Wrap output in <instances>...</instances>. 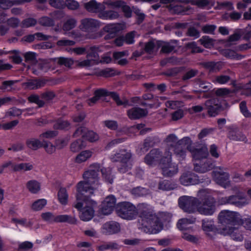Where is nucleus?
Returning <instances> with one entry per match:
<instances>
[{
    "instance_id": "obj_1",
    "label": "nucleus",
    "mask_w": 251,
    "mask_h": 251,
    "mask_svg": "<svg viewBox=\"0 0 251 251\" xmlns=\"http://www.w3.org/2000/svg\"><path fill=\"white\" fill-rule=\"evenodd\" d=\"M100 170V164H94L90 166V170L84 173V180L79 181L76 185L77 193H79V198L83 195H94V186L98 184Z\"/></svg>"
},
{
    "instance_id": "obj_2",
    "label": "nucleus",
    "mask_w": 251,
    "mask_h": 251,
    "mask_svg": "<svg viewBox=\"0 0 251 251\" xmlns=\"http://www.w3.org/2000/svg\"><path fill=\"white\" fill-rule=\"evenodd\" d=\"M92 195H83L79 198V193L76 194V201L74 202L73 206L78 210H82L79 217L83 221H89L94 216L97 203L90 198Z\"/></svg>"
},
{
    "instance_id": "obj_3",
    "label": "nucleus",
    "mask_w": 251,
    "mask_h": 251,
    "mask_svg": "<svg viewBox=\"0 0 251 251\" xmlns=\"http://www.w3.org/2000/svg\"><path fill=\"white\" fill-rule=\"evenodd\" d=\"M197 196L200 200L197 211L201 214L211 216L216 210L217 201L205 189H201L198 192Z\"/></svg>"
},
{
    "instance_id": "obj_4",
    "label": "nucleus",
    "mask_w": 251,
    "mask_h": 251,
    "mask_svg": "<svg viewBox=\"0 0 251 251\" xmlns=\"http://www.w3.org/2000/svg\"><path fill=\"white\" fill-rule=\"evenodd\" d=\"M205 110L210 118L215 117L220 115L226 116L227 111L223 105L221 100L217 98L207 100L204 103Z\"/></svg>"
},
{
    "instance_id": "obj_5",
    "label": "nucleus",
    "mask_w": 251,
    "mask_h": 251,
    "mask_svg": "<svg viewBox=\"0 0 251 251\" xmlns=\"http://www.w3.org/2000/svg\"><path fill=\"white\" fill-rule=\"evenodd\" d=\"M135 206L128 201L119 202L115 207V212L119 217L128 220L135 218L137 214Z\"/></svg>"
},
{
    "instance_id": "obj_6",
    "label": "nucleus",
    "mask_w": 251,
    "mask_h": 251,
    "mask_svg": "<svg viewBox=\"0 0 251 251\" xmlns=\"http://www.w3.org/2000/svg\"><path fill=\"white\" fill-rule=\"evenodd\" d=\"M181 184L184 186L196 185L199 183H204L208 185L211 183V179L208 177L199 178L197 175L191 172L183 173L179 177Z\"/></svg>"
},
{
    "instance_id": "obj_7",
    "label": "nucleus",
    "mask_w": 251,
    "mask_h": 251,
    "mask_svg": "<svg viewBox=\"0 0 251 251\" xmlns=\"http://www.w3.org/2000/svg\"><path fill=\"white\" fill-rule=\"evenodd\" d=\"M200 200L198 198L183 196L178 199V205L185 212L194 213L197 211L198 204Z\"/></svg>"
},
{
    "instance_id": "obj_8",
    "label": "nucleus",
    "mask_w": 251,
    "mask_h": 251,
    "mask_svg": "<svg viewBox=\"0 0 251 251\" xmlns=\"http://www.w3.org/2000/svg\"><path fill=\"white\" fill-rule=\"evenodd\" d=\"M42 218L49 223H67L74 225L76 224L77 220L75 216L69 215H54L50 212L43 213L41 214Z\"/></svg>"
},
{
    "instance_id": "obj_9",
    "label": "nucleus",
    "mask_w": 251,
    "mask_h": 251,
    "mask_svg": "<svg viewBox=\"0 0 251 251\" xmlns=\"http://www.w3.org/2000/svg\"><path fill=\"white\" fill-rule=\"evenodd\" d=\"M237 212L229 210H223L220 212L218 218L220 223L225 227L233 226L239 223L240 219Z\"/></svg>"
},
{
    "instance_id": "obj_10",
    "label": "nucleus",
    "mask_w": 251,
    "mask_h": 251,
    "mask_svg": "<svg viewBox=\"0 0 251 251\" xmlns=\"http://www.w3.org/2000/svg\"><path fill=\"white\" fill-rule=\"evenodd\" d=\"M94 94L99 99L101 97L110 96L118 106L123 105L124 107L132 106V104L130 103L126 99H123V100H121L119 94L115 92H109L105 89L100 88L95 90Z\"/></svg>"
},
{
    "instance_id": "obj_11",
    "label": "nucleus",
    "mask_w": 251,
    "mask_h": 251,
    "mask_svg": "<svg viewBox=\"0 0 251 251\" xmlns=\"http://www.w3.org/2000/svg\"><path fill=\"white\" fill-rule=\"evenodd\" d=\"M162 174L165 177H171L176 175L178 172V166L175 163L171 162V158L165 157L162 158L160 162Z\"/></svg>"
},
{
    "instance_id": "obj_12",
    "label": "nucleus",
    "mask_w": 251,
    "mask_h": 251,
    "mask_svg": "<svg viewBox=\"0 0 251 251\" xmlns=\"http://www.w3.org/2000/svg\"><path fill=\"white\" fill-rule=\"evenodd\" d=\"M146 226H143L144 231L149 234H157L163 228V224L159 221V217L155 214Z\"/></svg>"
},
{
    "instance_id": "obj_13",
    "label": "nucleus",
    "mask_w": 251,
    "mask_h": 251,
    "mask_svg": "<svg viewBox=\"0 0 251 251\" xmlns=\"http://www.w3.org/2000/svg\"><path fill=\"white\" fill-rule=\"evenodd\" d=\"M100 26V22L93 18H84L80 21L79 28L85 32L96 31Z\"/></svg>"
},
{
    "instance_id": "obj_14",
    "label": "nucleus",
    "mask_w": 251,
    "mask_h": 251,
    "mask_svg": "<svg viewBox=\"0 0 251 251\" xmlns=\"http://www.w3.org/2000/svg\"><path fill=\"white\" fill-rule=\"evenodd\" d=\"M187 149L192 153L193 158L195 160V161L198 162L204 159L209 155L208 149L204 145L201 146L198 148L192 147L191 145L188 146Z\"/></svg>"
},
{
    "instance_id": "obj_15",
    "label": "nucleus",
    "mask_w": 251,
    "mask_h": 251,
    "mask_svg": "<svg viewBox=\"0 0 251 251\" xmlns=\"http://www.w3.org/2000/svg\"><path fill=\"white\" fill-rule=\"evenodd\" d=\"M116 199L113 195H110L105 198L101 204L100 212L103 215H109L112 213L116 207Z\"/></svg>"
},
{
    "instance_id": "obj_16",
    "label": "nucleus",
    "mask_w": 251,
    "mask_h": 251,
    "mask_svg": "<svg viewBox=\"0 0 251 251\" xmlns=\"http://www.w3.org/2000/svg\"><path fill=\"white\" fill-rule=\"evenodd\" d=\"M194 170L199 173H204L212 170L214 166V162L210 159L205 158L194 164Z\"/></svg>"
},
{
    "instance_id": "obj_17",
    "label": "nucleus",
    "mask_w": 251,
    "mask_h": 251,
    "mask_svg": "<svg viewBox=\"0 0 251 251\" xmlns=\"http://www.w3.org/2000/svg\"><path fill=\"white\" fill-rule=\"evenodd\" d=\"M216 182L224 188H226L230 185L228 173L223 171H215L212 172Z\"/></svg>"
},
{
    "instance_id": "obj_18",
    "label": "nucleus",
    "mask_w": 251,
    "mask_h": 251,
    "mask_svg": "<svg viewBox=\"0 0 251 251\" xmlns=\"http://www.w3.org/2000/svg\"><path fill=\"white\" fill-rule=\"evenodd\" d=\"M130 151L126 149H121L111 156V160L113 162H128L132 157Z\"/></svg>"
},
{
    "instance_id": "obj_19",
    "label": "nucleus",
    "mask_w": 251,
    "mask_h": 251,
    "mask_svg": "<svg viewBox=\"0 0 251 251\" xmlns=\"http://www.w3.org/2000/svg\"><path fill=\"white\" fill-rule=\"evenodd\" d=\"M147 205L144 203L142 204V208L141 209H139V216L142 220L143 226H146L156 214L152 209L147 208Z\"/></svg>"
},
{
    "instance_id": "obj_20",
    "label": "nucleus",
    "mask_w": 251,
    "mask_h": 251,
    "mask_svg": "<svg viewBox=\"0 0 251 251\" xmlns=\"http://www.w3.org/2000/svg\"><path fill=\"white\" fill-rule=\"evenodd\" d=\"M162 152L159 149L151 150L144 157V162L148 165H152L155 162L161 160Z\"/></svg>"
},
{
    "instance_id": "obj_21",
    "label": "nucleus",
    "mask_w": 251,
    "mask_h": 251,
    "mask_svg": "<svg viewBox=\"0 0 251 251\" xmlns=\"http://www.w3.org/2000/svg\"><path fill=\"white\" fill-rule=\"evenodd\" d=\"M165 142L168 146L173 148L175 145H181L184 144H190L192 141L189 137H184L180 140H178L175 134H171L167 137Z\"/></svg>"
},
{
    "instance_id": "obj_22",
    "label": "nucleus",
    "mask_w": 251,
    "mask_h": 251,
    "mask_svg": "<svg viewBox=\"0 0 251 251\" xmlns=\"http://www.w3.org/2000/svg\"><path fill=\"white\" fill-rule=\"evenodd\" d=\"M84 8L87 11L92 13H98L105 10L104 4L98 2L96 0H91L84 4Z\"/></svg>"
},
{
    "instance_id": "obj_23",
    "label": "nucleus",
    "mask_w": 251,
    "mask_h": 251,
    "mask_svg": "<svg viewBox=\"0 0 251 251\" xmlns=\"http://www.w3.org/2000/svg\"><path fill=\"white\" fill-rule=\"evenodd\" d=\"M222 230L225 234L229 235L234 241H242L243 240V236L237 227L228 226V227H223Z\"/></svg>"
},
{
    "instance_id": "obj_24",
    "label": "nucleus",
    "mask_w": 251,
    "mask_h": 251,
    "mask_svg": "<svg viewBox=\"0 0 251 251\" xmlns=\"http://www.w3.org/2000/svg\"><path fill=\"white\" fill-rule=\"evenodd\" d=\"M228 138L233 141L247 143L248 139L246 135L238 128L231 129L227 134Z\"/></svg>"
},
{
    "instance_id": "obj_25",
    "label": "nucleus",
    "mask_w": 251,
    "mask_h": 251,
    "mask_svg": "<svg viewBox=\"0 0 251 251\" xmlns=\"http://www.w3.org/2000/svg\"><path fill=\"white\" fill-rule=\"evenodd\" d=\"M48 80L45 78H35L28 79L25 82V85L29 89L35 90L45 86Z\"/></svg>"
},
{
    "instance_id": "obj_26",
    "label": "nucleus",
    "mask_w": 251,
    "mask_h": 251,
    "mask_svg": "<svg viewBox=\"0 0 251 251\" xmlns=\"http://www.w3.org/2000/svg\"><path fill=\"white\" fill-rule=\"evenodd\" d=\"M148 111L138 107H133L127 111V115L131 120H136L146 116Z\"/></svg>"
},
{
    "instance_id": "obj_27",
    "label": "nucleus",
    "mask_w": 251,
    "mask_h": 251,
    "mask_svg": "<svg viewBox=\"0 0 251 251\" xmlns=\"http://www.w3.org/2000/svg\"><path fill=\"white\" fill-rule=\"evenodd\" d=\"M232 205L238 207H242L246 204V199L245 194L239 192L235 195H231Z\"/></svg>"
},
{
    "instance_id": "obj_28",
    "label": "nucleus",
    "mask_w": 251,
    "mask_h": 251,
    "mask_svg": "<svg viewBox=\"0 0 251 251\" xmlns=\"http://www.w3.org/2000/svg\"><path fill=\"white\" fill-rule=\"evenodd\" d=\"M169 11L174 14L186 15L189 14L191 10L189 6H184L180 5L170 4L167 6Z\"/></svg>"
},
{
    "instance_id": "obj_29",
    "label": "nucleus",
    "mask_w": 251,
    "mask_h": 251,
    "mask_svg": "<svg viewBox=\"0 0 251 251\" xmlns=\"http://www.w3.org/2000/svg\"><path fill=\"white\" fill-rule=\"evenodd\" d=\"M103 229L106 231L107 233L112 234L120 231V226L119 224L117 222L110 221L104 224Z\"/></svg>"
},
{
    "instance_id": "obj_30",
    "label": "nucleus",
    "mask_w": 251,
    "mask_h": 251,
    "mask_svg": "<svg viewBox=\"0 0 251 251\" xmlns=\"http://www.w3.org/2000/svg\"><path fill=\"white\" fill-rule=\"evenodd\" d=\"M203 67L208 70L209 73H216L219 72L222 67L221 62H206L202 63Z\"/></svg>"
},
{
    "instance_id": "obj_31",
    "label": "nucleus",
    "mask_w": 251,
    "mask_h": 251,
    "mask_svg": "<svg viewBox=\"0 0 251 251\" xmlns=\"http://www.w3.org/2000/svg\"><path fill=\"white\" fill-rule=\"evenodd\" d=\"M99 46H92L87 49L86 54L88 58H91L93 61H98L99 59V52L101 51Z\"/></svg>"
},
{
    "instance_id": "obj_32",
    "label": "nucleus",
    "mask_w": 251,
    "mask_h": 251,
    "mask_svg": "<svg viewBox=\"0 0 251 251\" xmlns=\"http://www.w3.org/2000/svg\"><path fill=\"white\" fill-rule=\"evenodd\" d=\"M192 142L190 144H184L181 145H175L174 148V153L177 156L184 159L186 156L187 147L191 146Z\"/></svg>"
},
{
    "instance_id": "obj_33",
    "label": "nucleus",
    "mask_w": 251,
    "mask_h": 251,
    "mask_svg": "<svg viewBox=\"0 0 251 251\" xmlns=\"http://www.w3.org/2000/svg\"><path fill=\"white\" fill-rule=\"evenodd\" d=\"M176 187V184L174 182L166 179L160 181L158 186V189L162 191H170Z\"/></svg>"
},
{
    "instance_id": "obj_34",
    "label": "nucleus",
    "mask_w": 251,
    "mask_h": 251,
    "mask_svg": "<svg viewBox=\"0 0 251 251\" xmlns=\"http://www.w3.org/2000/svg\"><path fill=\"white\" fill-rule=\"evenodd\" d=\"M71 124L67 120L58 119L53 125L54 129L68 130L71 128Z\"/></svg>"
},
{
    "instance_id": "obj_35",
    "label": "nucleus",
    "mask_w": 251,
    "mask_h": 251,
    "mask_svg": "<svg viewBox=\"0 0 251 251\" xmlns=\"http://www.w3.org/2000/svg\"><path fill=\"white\" fill-rule=\"evenodd\" d=\"M39 3H44L48 2L51 7L57 9H62L65 7V2L63 0H37Z\"/></svg>"
},
{
    "instance_id": "obj_36",
    "label": "nucleus",
    "mask_w": 251,
    "mask_h": 251,
    "mask_svg": "<svg viewBox=\"0 0 251 251\" xmlns=\"http://www.w3.org/2000/svg\"><path fill=\"white\" fill-rule=\"evenodd\" d=\"M139 46L142 48L144 53L146 52L149 54H151L153 53L155 47L154 42L152 40L149 41L145 44L140 42Z\"/></svg>"
},
{
    "instance_id": "obj_37",
    "label": "nucleus",
    "mask_w": 251,
    "mask_h": 251,
    "mask_svg": "<svg viewBox=\"0 0 251 251\" xmlns=\"http://www.w3.org/2000/svg\"><path fill=\"white\" fill-rule=\"evenodd\" d=\"M196 218H183L178 220L177 223V228L181 230H184L187 228V226L195 222Z\"/></svg>"
},
{
    "instance_id": "obj_38",
    "label": "nucleus",
    "mask_w": 251,
    "mask_h": 251,
    "mask_svg": "<svg viewBox=\"0 0 251 251\" xmlns=\"http://www.w3.org/2000/svg\"><path fill=\"white\" fill-rule=\"evenodd\" d=\"M43 144L44 141L42 142L38 139L35 138L29 139L26 141L27 146L33 150H37L38 149L43 147Z\"/></svg>"
},
{
    "instance_id": "obj_39",
    "label": "nucleus",
    "mask_w": 251,
    "mask_h": 251,
    "mask_svg": "<svg viewBox=\"0 0 251 251\" xmlns=\"http://www.w3.org/2000/svg\"><path fill=\"white\" fill-rule=\"evenodd\" d=\"M149 189L146 188L137 186L132 188L130 190V193L135 197H141L147 195L149 194Z\"/></svg>"
},
{
    "instance_id": "obj_40",
    "label": "nucleus",
    "mask_w": 251,
    "mask_h": 251,
    "mask_svg": "<svg viewBox=\"0 0 251 251\" xmlns=\"http://www.w3.org/2000/svg\"><path fill=\"white\" fill-rule=\"evenodd\" d=\"M177 43L176 40H172L170 42L166 43L162 46L161 51L165 53L171 52L176 48Z\"/></svg>"
},
{
    "instance_id": "obj_41",
    "label": "nucleus",
    "mask_w": 251,
    "mask_h": 251,
    "mask_svg": "<svg viewBox=\"0 0 251 251\" xmlns=\"http://www.w3.org/2000/svg\"><path fill=\"white\" fill-rule=\"evenodd\" d=\"M85 143L81 139H77L73 142L70 146V149L74 152H78L85 147Z\"/></svg>"
},
{
    "instance_id": "obj_42",
    "label": "nucleus",
    "mask_w": 251,
    "mask_h": 251,
    "mask_svg": "<svg viewBox=\"0 0 251 251\" xmlns=\"http://www.w3.org/2000/svg\"><path fill=\"white\" fill-rule=\"evenodd\" d=\"M103 29L104 31L110 33L111 35L116 36L121 30V26L119 25L109 24L105 25Z\"/></svg>"
},
{
    "instance_id": "obj_43",
    "label": "nucleus",
    "mask_w": 251,
    "mask_h": 251,
    "mask_svg": "<svg viewBox=\"0 0 251 251\" xmlns=\"http://www.w3.org/2000/svg\"><path fill=\"white\" fill-rule=\"evenodd\" d=\"M26 187L32 193L36 194L40 189V183L35 180L28 181L26 183Z\"/></svg>"
},
{
    "instance_id": "obj_44",
    "label": "nucleus",
    "mask_w": 251,
    "mask_h": 251,
    "mask_svg": "<svg viewBox=\"0 0 251 251\" xmlns=\"http://www.w3.org/2000/svg\"><path fill=\"white\" fill-rule=\"evenodd\" d=\"M57 196L58 200L62 204L66 205L67 203L68 195L65 188H60Z\"/></svg>"
},
{
    "instance_id": "obj_45",
    "label": "nucleus",
    "mask_w": 251,
    "mask_h": 251,
    "mask_svg": "<svg viewBox=\"0 0 251 251\" xmlns=\"http://www.w3.org/2000/svg\"><path fill=\"white\" fill-rule=\"evenodd\" d=\"M103 177L105 181L110 184L113 182L114 176L112 174V169L111 168L100 169Z\"/></svg>"
},
{
    "instance_id": "obj_46",
    "label": "nucleus",
    "mask_w": 251,
    "mask_h": 251,
    "mask_svg": "<svg viewBox=\"0 0 251 251\" xmlns=\"http://www.w3.org/2000/svg\"><path fill=\"white\" fill-rule=\"evenodd\" d=\"M76 25V20L75 18H69L64 23L62 28L66 31H70L75 28Z\"/></svg>"
},
{
    "instance_id": "obj_47",
    "label": "nucleus",
    "mask_w": 251,
    "mask_h": 251,
    "mask_svg": "<svg viewBox=\"0 0 251 251\" xmlns=\"http://www.w3.org/2000/svg\"><path fill=\"white\" fill-rule=\"evenodd\" d=\"M224 54L226 57L236 60H241L245 57V55L239 54L231 50H226Z\"/></svg>"
},
{
    "instance_id": "obj_48",
    "label": "nucleus",
    "mask_w": 251,
    "mask_h": 251,
    "mask_svg": "<svg viewBox=\"0 0 251 251\" xmlns=\"http://www.w3.org/2000/svg\"><path fill=\"white\" fill-rule=\"evenodd\" d=\"M92 155V152L89 151H85L80 152L75 158V162L80 163L85 161L88 158H90Z\"/></svg>"
},
{
    "instance_id": "obj_49",
    "label": "nucleus",
    "mask_w": 251,
    "mask_h": 251,
    "mask_svg": "<svg viewBox=\"0 0 251 251\" xmlns=\"http://www.w3.org/2000/svg\"><path fill=\"white\" fill-rule=\"evenodd\" d=\"M33 168V165L29 163H22L15 165L13 168L15 171H30Z\"/></svg>"
},
{
    "instance_id": "obj_50",
    "label": "nucleus",
    "mask_w": 251,
    "mask_h": 251,
    "mask_svg": "<svg viewBox=\"0 0 251 251\" xmlns=\"http://www.w3.org/2000/svg\"><path fill=\"white\" fill-rule=\"evenodd\" d=\"M18 82V80H6L2 82L0 86V89L3 92H10L12 89V86Z\"/></svg>"
},
{
    "instance_id": "obj_51",
    "label": "nucleus",
    "mask_w": 251,
    "mask_h": 251,
    "mask_svg": "<svg viewBox=\"0 0 251 251\" xmlns=\"http://www.w3.org/2000/svg\"><path fill=\"white\" fill-rule=\"evenodd\" d=\"M83 138L91 142H94L98 140L99 136L96 132L92 130H89L87 128V131L83 135Z\"/></svg>"
},
{
    "instance_id": "obj_52",
    "label": "nucleus",
    "mask_w": 251,
    "mask_h": 251,
    "mask_svg": "<svg viewBox=\"0 0 251 251\" xmlns=\"http://www.w3.org/2000/svg\"><path fill=\"white\" fill-rule=\"evenodd\" d=\"M199 42L206 48H211L214 45L213 40L208 36H203Z\"/></svg>"
},
{
    "instance_id": "obj_53",
    "label": "nucleus",
    "mask_w": 251,
    "mask_h": 251,
    "mask_svg": "<svg viewBox=\"0 0 251 251\" xmlns=\"http://www.w3.org/2000/svg\"><path fill=\"white\" fill-rule=\"evenodd\" d=\"M27 99L29 102L37 104L39 107H43L45 103L43 100L40 99V97L37 95H31Z\"/></svg>"
},
{
    "instance_id": "obj_54",
    "label": "nucleus",
    "mask_w": 251,
    "mask_h": 251,
    "mask_svg": "<svg viewBox=\"0 0 251 251\" xmlns=\"http://www.w3.org/2000/svg\"><path fill=\"white\" fill-rule=\"evenodd\" d=\"M132 10L134 13L136 15V23L139 25L141 24L145 18V14L137 7H132Z\"/></svg>"
},
{
    "instance_id": "obj_55",
    "label": "nucleus",
    "mask_w": 251,
    "mask_h": 251,
    "mask_svg": "<svg viewBox=\"0 0 251 251\" xmlns=\"http://www.w3.org/2000/svg\"><path fill=\"white\" fill-rule=\"evenodd\" d=\"M186 47L188 49L191 50V52L192 53H201L203 52L204 50L203 49H202L200 47H198L196 42H195L188 43L186 45Z\"/></svg>"
},
{
    "instance_id": "obj_56",
    "label": "nucleus",
    "mask_w": 251,
    "mask_h": 251,
    "mask_svg": "<svg viewBox=\"0 0 251 251\" xmlns=\"http://www.w3.org/2000/svg\"><path fill=\"white\" fill-rule=\"evenodd\" d=\"M47 204L45 199H39L35 201L32 205V208L35 211L41 210Z\"/></svg>"
},
{
    "instance_id": "obj_57",
    "label": "nucleus",
    "mask_w": 251,
    "mask_h": 251,
    "mask_svg": "<svg viewBox=\"0 0 251 251\" xmlns=\"http://www.w3.org/2000/svg\"><path fill=\"white\" fill-rule=\"evenodd\" d=\"M39 22L40 24L44 26H52L54 25V20L50 17L45 16L39 19Z\"/></svg>"
},
{
    "instance_id": "obj_58",
    "label": "nucleus",
    "mask_w": 251,
    "mask_h": 251,
    "mask_svg": "<svg viewBox=\"0 0 251 251\" xmlns=\"http://www.w3.org/2000/svg\"><path fill=\"white\" fill-rule=\"evenodd\" d=\"M104 126L111 130H117L118 128V124L116 121L105 120L103 122Z\"/></svg>"
},
{
    "instance_id": "obj_59",
    "label": "nucleus",
    "mask_w": 251,
    "mask_h": 251,
    "mask_svg": "<svg viewBox=\"0 0 251 251\" xmlns=\"http://www.w3.org/2000/svg\"><path fill=\"white\" fill-rule=\"evenodd\" d=\"M219 205H232L231 195L225 197H219L217 199Z\"/></svg>"
},
{
    "instance_id": "obj_60",
    "label": "nucleus",
    "mask_w": 251,
    "mask_h": 251,
    "mask_svg": "<svg viewBox=\"0 0 251 251\" xmlns=\"http://www.w3.org/2000/svg\"><path fill=\"white\" fill-rule=\"evenodd\" d=\"M121 164L117 166L118 171L121 174H125L131 168V164L128 162H121Z\"/></svg>"
},
{
    "instance_id": "obj_61",
    "label": "nucleus",
    "mask_w": 251,
    "mask_h": 251,
    "mask_svg": "<svg viewBox=\"0 0 251 251\" xmlns=\"http://www.w3.org/2000/svg\"><path fill=\"white\" fill-rule=\"evenodd\" d=\"M57 63L60 65H64L66 67H70L74 64V61L71 58L60 57L58 58Z\"/></svg>"
},
{
    "instance_id": "obj_62",
    "label": "nucleus",
    "mask_w": 251,
    "mask_h": 251,
    "mask_svg": "<svg viewBox=\"0 0 251 251\" xmlns=\"http://www.w3.org/2000/svg\"><path fill=\"white\" fill-rule=\"evenodd\" d=\"M202 228L204 231L211 232L213 231L214 229V225L211 221L202 220Z\"/></svg>"
},
{
    "instance_id": "obj_63",
    "label": "nucleus",
    "mask_w": 251,
    "mask_h": 251,
    "mask_svg": "<svg viewBox=\"0 0 251 251\" xmlns=\"http://www.w3.org/2000/svg\"><path fill=\"white\" fill-rule=\"evenodd\" d=\"M240 109L243 115L246 118L251 117V113L249 111L245 101H242L240 104Z\"/></svg>"
},
{
    "instance_id": "obj_64",
    "label": "nucleus",
    "mask_w": 251,
    "mask_h": 251,
    "mask_svg": "<svg viewBox=\"0 0 251 251\" xmlns=\"http://www.w3.org/2000/svg\"><path fill=\"white\" fill-rule=\"evenodd\" d=\"M65 2V6L70 10H76L79 7V3L75 0H66Z\"/></svg>"
}]
</instances>
